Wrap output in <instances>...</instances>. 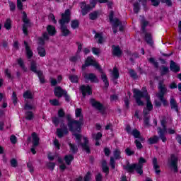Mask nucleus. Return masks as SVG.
Wrapping results in <instances>:
<instances>
[{
  "mask_svg": "<svg viewBox=\"0 0 181 181\" xmlns=\"http://www.w3.org/2000/svg\"><path fill=\"white\" fill-rule=\"evenodd\" d=\"M50 37L49 36V34H47V32H45L42 33V37H38V42L37 44L39 45V46H45V45H46V42H47V40H49Z\"/></svg>",
  "mask_w": 181,
  "mask_h": 181,
  "instance_id": "nucleus-19",
  "label": "nucleus"
},
{
  "mask_svg": "<svg viewBox=\"0 0 181 181\" xmlns=\"http://www.w3.org/2000/svg\"><path fill=\"white\" fill-rule=\"evenodd\" d=\"M79 90L82 93L83 97H86V95H91L93 94V88L90 86V85H82L80 86Z\"/></svg>",
  "mask_w": 181,
  "mask_h": 181,
  "instance_id": "nucleus-16",
  "label": "nucleus"
},
{
  "mask_svg": "<svg viewBox=\"0 0 181 181\" xmlns=\"http://www.w3.org/2000/svg\"><path fill=\"white\" fill-rule=\"evenodd\" d=\"M169 67L166 66H162L160 70V76H166V74H169Z\"/></svg>",
  "mask_w": 181,
  "mask_h": 181,
  "instance_id": "nucleus-41",
  "label": "nucleus"
},
{
  "mask_svg": "<svg viewBox=\"0 0 181 181\" xmlns=\"http://www.w3.org/2000/svg\"><path fill=\"white\" fill-rule=\"evenodd\" d=\"M66 113L63 109H59L58 110V117H52V124H54V127H59V124H63L64 121L62 118H64Z\"/></svg>",
  "mask_w": 181,
  "mask_h": 181,
  "instance_id": "nucleus-10",
  "label": "nucleus"
},
{
  "mask_svg": "<svg viewBox=\"0 0 181 181\" xmlns=\"http://www.w3.org/2000/svg\"><path fill=\"white\" fill-rule=\"evenodd\" d=\"M90 103L94 108L104 114L105 112V107L100 102L95 100L94 98H90Z\"/></svg>",
  "mask_w": 181,
  "mask_h": 181,
  "instance_id": "nucleus-14",
  "label": "nucleus"
},
{
  "mask_svg": "<svg viewBox=\"0 0 181 181\" xmlns=\"http://www.w3.org/2000/svg\"><path fill=\"white\" fill-rule=\"evenodd\" d=\"M148 62L154 66L156 69L159 68V63L155 60V58L151 57L148 59Z\"/></svg>",
  "mask_w": 181,
  "mask_h": 181,
  "instance_id": "nucleus-52",
  "label": "nucleus"
},
{
  "mask_svg": "<svg viewBox=\"0 0 181 181\" xmlns=\"http://www.w3.org/2000/svg\"><path fill=\"white\" fill-rule=\"evenodd\" d=\"M91 180V173L88 171L83 177V181H90Z\"/></svg>",
  "mask_w": 181,
  "mask_h": 181,
  "instance_id": "nucleus-60",
  "label": "nucleus"
},
{
  "mask_svg": "<svg viewBox=\"0 0 181 181\" xmlns=\"http://www.w3.org/2000/svg\"><path fill=\"white\" fill-rule=\"evenodd\" d=\"M80 6L81 9L82 16H86V15H87V13H88L91 11V9H93L91 6L90 4H86L85 1H81L80 3Z\"/></svg>",
  "mask_w": 181,
  "mask_h": 181,
  "instance_id": "nucleus-18",
  "label": "nucleus"
},
{
  "mask_svg": "<svg viewBox=\"0 0 181 181\" xmlns=\"http://www.w3.org/2000/svg\"><path fill=\"white\" fill-rule=\"evenodd\" d=\"M17 63L18 66H20V67L22 68V70H23V71H28V68H26V66H25V62H23V59H22V58H19L17 60Z\"/></svg>",
  "mask_w": 181,
  "mask_h": 181,
  "instance_id": "nucleus-40",
  "label": "nucleus"
},
{
  "mask_svg": "<svg viewBox=\"0 0 181 181\" xmlns=\"http://www.w3.org/2000/svg\"><path fill=\"white\" fill-rule=\"evenodd\" d=\"M61 128H57L56 134L58 138H63L65 135H69V129L67 126L64 124V123H62L60 125Z\"/></svg>",
  "mask_w": 181,
  "mask_h": 181,
  "instance_id": "nucleus-13",
  "label": "nucleus"
},
{
  "mask_svg": "<svg viewBox=\"0 0 181 181\" xmlns=\"http://www.w3.org/2000/svg\"><path fill=\"white\" fill-rule=\"evenodd\" d=\"M170 70L173 73H179L180 71V65L175 62V61H170Z\"/></svg>",
  "mask_w": 181,
  "mask_h": 181,
  "instance_id": "nucleus-24",
  "label": "nucleus"
},
{
  "mask_svg": "<svg viewBox=\"0 0 181 181\" xmlns=\"http://www.w3.org/2000/svg\"><path fill=\"white\" fill-rule=\"evenodd\" d=\"M133 94L135 101L139 107H144V105H145V103L141 100V98H145L146 101V109L148 110V111H152V110H153V105H152L151 96L148 93L146 87H144L142 90H139L136 88L133 89Z\"/></svg>",
  "mask_w": 181,
  "mask_h": 181,
  "instance_id": "nucleus-1",
  "label": "nucleus"
},
{
  "mask_svg": "<svg viewBox=\"0 0 181 181\" xmlns=\"http://www.w3.org/2000/svg\"><path fill=\"white\" fill-rule=\"evenodd\" d=\"M10 141H11V144H16V142H18V138H16V136L12 134L10 136Z\"/></svg>",
  "mask_w": 181,
  "mask_h": 181,
  "instance_id": "nucleus-63",
  "label": "nucleus"
},
{
  "mask_svg": "<svg viewBox=\"0 0 181 181\" xmlns=\"http://www.w3.org/2000/svg\"><path fill=\"white\" fill-rule=\"evenodd\" d=\"M125 131L127 134L132 135L134 138L139 139L141 142H144L145 141V138L142 137L141 136V132H139L136 129H134L132 131L131 125L127 124L125 127Z\"/></svg>",
  "mask_w": 181,
  "mask_h": 181,
  "instance_id": "nucleus-9",
  "label": "nucleus"
},
{
  "mask_svg": "<svg viewBox=\"0 0 181 181\" xmlns=\"http://www.w3.org/2000/svg\"><path fill=\"white\" fill-rule=\"evenodd\" d=\"M71 21V11L70 9H66L64 13L61 14V19L59 20V23L60 25V30L62 36L67 37L71 34V31L67 28L66 23H70Z\"/></svg>",
  "mask_w": 181,
  "mask_h": 181,
  "instance_id": "nucleus-2",
  "label": "nucleus"
},
{
  "mask_svg": "<svg viewBox=\"0 0 181 181\" xmlns=\"http://www.w3.org/2000/svg\"><path fill=\"white\" fill-rule=\"evenodd\" d=\"M24 110L25 111H29L30 110H35V107L33 105H30L29 103H25L24 106Z\"/></svg>",
  "mask_w": 181,
  "mask_h": 181,
  "instance_id": "nucleus-58",
  "label": "nucleus"
},
{
  "mask_svg": "<svg viewBox=\"0 0 181 181\" xmlns=\"http://www.w3.org/2000/svg\"><path fill=\"white\" fill-rule=\"evenodd\" d=\"M133 11L134 13H139V11H141V5L138 1H136L133 5Z\"/></svg>",
  "mask_w": 181,
  "mask_h": 181,
  "instance_id": "nucleus-43",
  "label": "nucleus"
},
{
  "mask_svg": "<svg viewBox=\"0 0 181 181\" xmlns=\"http://www.w3.org/2000/svg\"><path fill=\"white\" fill-rule=\"evenodd\" d=\"M159 136L154 135L148 139V145H155L157 142H159Z\"/></svg>",
  "mask_w": 181,
  "mask_h": 181,
  "instance_id": "nucleus-34",
  "label": "nucleus"
},
{
  "mask_svg": "<svg viewBox=\"0 0 181 181\" xmlns=\"http://www.w3.org/2000/svg\"><path fill=\"white\" fill-rule=\"evenodd\" d=\"M170 107L173 111L179 114V103H177V101H176V99L173 97L170 99Z\"/></svg>",
  "mask_w": 181,
  "mask_h": 181,
  "instance_id": "nucleus-20",
  "label": "nucleus"
},
{
  "mask_svg": "<svg viewBox=\"0 0 181 181\" xmlns=\"http://www.w3.org/2000/svg\"><path fill=\"white\" fill-rule=\"evenodd\" d=\"M83 121H84V118L81 117L79 120H74L72 122L71 125L68 124L67 127L70 131L72 132V135L75 136L76 141L78 142H81V126L83 125Z\"/></svg>",
  "mask_w": 181,
  "mask_h": 181,
  "instance_id": "nucleus-4",
  "label": "nucleus"
},
{
  "mask_svg": "<svg viewBox=\"0 0 181 181\" xmlns=\"http://www.w3.org/2000/svg\"><path fill=\"white\" fill-rule=\"evenodd\" d=\"M64 160L65 161V163L68 166H70V165H71V162H73L74 160V156H73L71 154L66 155L64 157Z\"/></svg>",
  "mask_w": 181,
  "mask_h": 181,
  "instance_id": "nucleus-31",
  "label": "nucleus"
},
{
  "mask_svg": "<svg viewBox=\"0 0 181 181\" xmlns=\"http://www.w3.org/2000/svg\"><path fill=\"white\" fill-rule=\"evenodd\" d=\"M160 2L162 4H166L168 6H172L173 3H172V0H160Z\"/></svg>",
  "mask_w": 181,
  "mask_h": 181,
  "instance_id": "nucleus-62",
  "label": "nucleus"
},
{
  "mask_svg": "<svg viewBox=\"0 0 181 181\" xmlns=\"http://www.w3.org/2000/svg\"><path fill=\"white\" fill-rule=\"evenodd\" d=\"M97 18H98V11H93L90 13L89 19H90V21H95Z\"/></svg>",
  "mask_w": 181,
  "mask_h": 181,
  "instance_id": "nucleus-49",
  "label": "nucleus"
},
{
  "mask_svg": "<svg viewBox=\"0 0 181 181\" xmlns=\"http://www.w3.org/2000/svg\"><path fill=\"white\" fill-rule=\"evenodd\" d=\"M82 112L83 110L81 108H76L75 110V116L76 118H83Z\"/></svg>",
  "mask_w": 181,
  "mask_h": 181,
  "instance_id": "nucleus-47",
  "label": "nucleus"
},
{
  "mask_svg": "<svg viewBox=\"0 0 181 181\" xmlns=\"http://www.w3.org/2000/svg\"><path fill=\"white\" fill-rule=\"evenodd\" d=\"M157 131H158V134L159 135V138L160 139H161L162 142H163L164 144H166V136L165 134L168 131V127H158L157 128Z\"/></svg>",
  "mask_w": 181,
  "mask_h": 181,
  "instance_id": "nucleus-17",
  "label": "nucleus"
},
{
  "mask_svg": "<svg viewBox=\"0 0 181 181\" xmlns=\"http://www.w3.org/2000/svg\"><path fill=\"white\" fill-rule=\"evenodd\" d=\"M146 163V159L144 157H140L139 158L138 163H128L126 165H124V170H127L128 173H138L140 175H144V165Z\"/></svg>",
  "mask_w": 181,
  "mask_h": 181,
  "instance_id": "nucleus-3",
  "label": "nucleus"
},
{
  "mask_svg": "<svg viewBox=\"0 0 181 181\" xmlns=\"http://www.w3.org/2000/svg\"><path fill=\"white\" fill-rule=\"evenodd\" d=\"M25 119H27V121H32V119H33V118L35 117V115H33V112L32 111H27L25 113Z\"/></svg>",
  "mask_w": 181,
  "mask_h": 181,
  "instance_id": "nucleus-42",
  "label": "nucleus"
},
{
  "mask_svg": "<svg viewBox=\"0 0 181 181\" xmlns=\"http://www.w3.org/2000/svg\"><path fill=\"white\" fill-rule=\"evenodd\" d=\"M69 80L71 81V83H78V76L69 75Z\"/></svg>",
  "mask_w": 181,
  "mask_h": 181,
  "instance_id": "nucleus-44",
  "label": "nucleus"
},
{
  "mask_svg": "<svg viewBox=\"0 0 181 181\" xmlns=\"http://www.w3.org/2000/svg\"><path fill=\"white\" fill-rule=\"evenodd\" d=\"M112 76L115 80L119 78V71H118V69H117V67L113 68Z\"/></svg>",
  "mask_w": 181,
  "mask_h": 181,
  "instance_id": "nucleus-50",
  "label": "nucleus"
},
{
  "mask_svg": "<svg viewBox=\"0 0 181 181\" xmlns=\"http://www.w3.org/2000/svg\"><path fill=\"white\" fill-rule=\"evenodd\" d=\"M23 97L25 100H33V94L30 90H25L23 94Z\"/></svg>",
  "mask_w": 181,
  "mask_h": 181,
  "instance_id": "nucleus-37",
  "label": "nucleus"
},
{
  "mask_svg": "<svg viewBox=\"0 0 181 181\" xmlns=\"http://www.w3.org/2000/svg\"><path fill=\"white\" fill-rule=\"evenodd\" d=\"M124 153L127 156H132L133 155H135V151L133 150H131V148H129V147H127V148H125L124 150Z\"/></svg>",
  "mask_w": 181,
  "mask_h": 181,
  "instance_id": "nucleus-53",
  "label": "nucleus"
},
{
  "mask_svg": "<svg viewBox=\"0 0 181 181\" xmlns=\"http://www.w3.org/2000/svg\"><path fill=\"white\" fill-rule=\"evenodd\" d=\"M33 138V147L30 148V151L33 155H36V146H39V144L40 142V138L37 136V134L36 132H33L31 134Z\"/></svg>",
  "mask_w": 181,
  "mask_h": 181,
  "instance_id": "nucleus-12",
  "label": "nucleus"
},
{
  "mask_svg": "<svg viewBox=\"0 0 181 181\" xmlns=\"http://www.w3.org/2000/svg\"><path fill=\"white\" fill-rule=\"evenodd\" d=\"M68 145L71 152H72L74 154H76L77 152H78V147H77V145L71 144V142H69Z\"/></svg>",
  "mask_w": 181,
  "mask_h": 181,
  "instance_id": "nucleus-36",
  "label": "nucleus"
},
{
  "mask_svg": "<svg viewBox=\"0 0 181 181\" xmlns=\"http://www.w3.org/2000/svg\"><path fill=\"white\" fill-rule=\"evenodd\" d=\"M49 103L51 104V105H53L54 107L60 106V102L57 99L49 100Z\"/></svg>",
  "mask_w": 181,
  "mask_h": 181,
  "instance_id": "nucleus-55",
  "label": "nucleus"
},
{
  "mask_svg": "<svg viewBox=\"0 0 181 181\" xmlns=\"http://www.w3.org/2000/svg\"><path fill=\"white\" fill-rule=\"evenodd\" d=\"M153 168L156 175H160V166L158 164V158L154 157L152 159Z\"/></svg>",
  "mask_w": 181,
  "mask_h": 181,
  "instance_id": "nucleus-27",
  "label": "nucleus"
},
{
  "mask_svg": "<svg viewBox=\"0 0 181 181\" xmlns=\"http://www.w3.org/2000/svg\"><path fill=\"white\" fill-rule=\"evenodd\" d=\"M67 125H71L74 119L71 118V115H66Z\"/></svg>",
  "mask_w": 181,
  "mask_h": 181,
  "instance_id": "nucleus-57",
  "label": "nucleus"
},
{
  "mask_svg": "<svg viewBox=\"0 0 181 181\" xmlns=\"http://www.w3.org/2000/svg\"><path fill=\"white\" fill-rule=\"evenodd\" d=\"M114 158L116 160L121 159V150L119 148H116L113 152Z\"/></svg>",
  "mask_w": 181,
  "mask_h": 181,
  "instance_id": "nucleus-45",
  "label": "nucleus"
},
{
  "mask_svg": "<svg viewBox=\"0 0 181 181\" xmlns=\"http://www.w3.org/2000/svg\"><path fill=\"white\" fill-rule=\"evenodd\" d=\"M145 34V41L148 45L153 46V40H152V35L149 33H143Z\"/></svg>",
  "mask_w": 181,
  "mask_h": 181,
  "instance_id": "nucleus-32",
  "label": "nucleus"
},
{
  "mask_svg": "<svg viewBox=\"0 0 181 181\" xmlns=\"http://www.w3.org/2000/svg\"><path fill=\"white\" fill-rule=\"evenodd\" d=\"M85 63L89 67L90 66H93V67H95V69L98 70L100 73H101V80L103 81L105 84L104 88L107 90V88L110 87V82L108 81V78L107 77V74H105V73L103 71V69H101V66H100V64H98V63L95 60L93 59L91 57H88L85 60Z\"/></svg>",
  "mask_w": 181,
  "mask_h": 181,
  "instance_id": "nucleus-5",
  "label": "nucleus"
},
{
  "mask_svg": "<svg viewBox=\"0 0 181 181\" xmlns=\"http://www.w3.org/2000/svg\"><path fill=\"white\" fill-rule=\"evenodd\" d=\"M4 28L6 30H11L12 29V20L7 18L4 23Z\"/></svg>",
  "mask_w": 181,
  "mask_h": 181,
  "instance_id": "nucleus-39",
  "label": "nucleus"
},
{
  "mask_svg": "<svg viewBox=\"0 0 181 181\" xmlns=\"http://www.w3.org/2000/svg\"><path fill=\"white\" fill-rule=\"evenodd\" d=\"M101 165H102V170L103 173L105 174V176H108L110 173V167H108V165L107 164V160H103L102 161Z\"/></svg>",
  "mask_w": 181,
  "mask_h": 181,
  "instance_id": "nucleus-30",
  "label": "nucleus"
},
{
  "mask_svg": "<svg viewBox=\"0 0 181 181\" xmlns=\"http://www.w3.org/2000/svg\"><path fill=\"white\" fill-rule=\"evenodd\" d=\"M79 27H80V21H78V20L75 19L71 21V28L72 29L74 30L78 29Z\"/></svg>",
  "mask_w": 181,
  "mask_h": 181,
  "instance_id": "nucleus-38",
  "label": "nucleus"
},
{
  "mask_svg": "<svg viewBox=\"0 0 181 181\" xmlns=\"http://www.w3.org/2000/svg\"><path fill=\"white\" fill-rule=\"evenodd\" d=\"M149 25V21H146L145 19L141 20V26L142 33H146V26Z\"/></svg>",
  "mask_w": 181,
  "mask_h": 181,
  "instance_id": "nucleus-35",
  "label": "nucleus"
},
{
  "mask_svg": "<svg viewBox=\"0 0 181 181\" xmlns=\"http://www.w3.org/2000/svg\"><path fill=\"white\" fill-rule=\"evenodd\" d=\"M76 45H77V46H78L76 54H80V53H81V50H83V46H84V45L80 42H76Z\"/></svg>",
  "mask_w": 181,
  "mask_h": 181,
  "instance_id": "nucleus-56",
  "label": "nucleus"
},
{
  "mask_svg": "<svg viewBox=\"0 0 181 181\" xmlns=\"http://www.w3.org/2000/svg\"><path fill=\"white\" fill-rule=\"evenodd\" d=\"M47 32L48 36H54L56 33H57V31L56 30V27L52 25H48L47 26Z\"/></svg>",
  "mask_w": 181,
  "mask_h": 181,
  "instance_id": "nucleus-29",
  "label": "nucleus"
},
{
  "mask_svg": "<svg viewBox=\"0 0 181 181\" xmlns=\"http://www.w3.org/2000/svg\"><path fill=\"white\" fill-rule=\"evenodd\" d=\"M158 88L159 90L157 97L160 101L163 103V107H168L169 103L166 99H165V94L168 93V88H166V85H165L163 80L158 81Z\"/></svg>",
  "mask_w": 181,
  "mask_h": 181,
  "instance_id": "nucleus-6",
  "label": "nucleus"
},
{
  "mask_svg": "<svg viewBox=\"0 0 181 181\" xmlns=\"http://www.w3.org/2000/svg\"><path fill=\"white\" fill-rule=\"evenodd\" d=\"M129 74L132 78H134V80H136L138 78V74L135 72V70L131 69L129 70Z\"/></svg>",
  "mask_w": 181,
  "mask_h": 181,
  "instance_id": "nucleus-46",
  "label": "nucleus"
},
{
  "mask_svg": "<svg viewBox=\"0 0 181 181\" xmlns=\"http://www.w3.org/2000/svg\"><path fill=\"white\" fill-rule=\"evenodd\" d=\"M95 33V39L98 40L97 43L98 45H103L105 42L104 36H103V33H97L95 31H93Z\"/></svg>",
  "mask_w": 181,
  "mask_h": 181,
  "instance_id": "nucleus-28",
  "label": "nucleus"
},
{
  "mask_svg": "<svg viewBox=\"0 0 181 181\" xmlns=\"http://www.w3.org/2000/svg\"><path fill=\"white\" fill-rule=\"evenodd\" d=\"M109 21L114 23L115 28H118L119 25H122L121 21L118 18L114 19V11H111L109 15Z\"/></svg>",
  "mask_w": 181,
  "mask_h": 181,
  "instance_id": "nucleus-26",
  "label": "nucleus"
},
{
  "mask_svg": "<svg viewBox=\"0 0 181 181\" xmlns=\"http://www.w3.org/2000/svg\"><path fill=\"white\" fill-rule=\"evenodd\" d=\"M67 90L63 89L61 88V86H57L54 89V94L55 97H57V98H62L64 95Z\"/></svg>",
  "mask_w": 181,
  "mask_h": 181,
  "instance_id": "nucleus-22",
  "label": "nucleus"
},
{
  "mask_svg": "<svg viewBox=\"0 0 181 181\" xmlns=\"http://www.w3.org/2000/svg\"><path fill=\"white\" fill-rule=\"evenodd\" d=\"M22 21L23 22L22 28L23 33L25 35V36H28V35H29L28 28H30L32 23H30V20L28 18V14H26L25 11H23Z\"/></svg>",
  "mask_w": 181,
  "mask_h": 181,
  "instance_id": "nucleus-8",
  "label": "nucleus"
},
{
  "mask_svg": "<svg viewBox=\"0 0 181 181\" xmlns=\"http://www.w3.org/2000/svg\"><path fill=\"white\" fill-rule=\"evenodd\" d=\"M37 52L40 57H46V49L42 46H38L37 48Z\"/></svg>",
  "mask_w": 181,
  "mask_h": 181,
  "instance_id": "nucleus-33",
  "label": "nucleus"
},
{
  "mask_svg": "<svg viewBox=\"0 0 181 181\" xmlns=\"http://www.w3.org/2000/svg\"><path fill=\"white\" fill-rule=\"evenodd\" d=\"M23 43L25 47V54L27 59H32V57H33V51L30 49V46H29V43L28 42L24 41Z\"/></svg>",
  "mask_w": 181,
  "mask_h": 181,
  "instance_id": "nucleus-25",
  "label": "nucleus"
},
{
  "mask_svg": "<svg viewBox=\"0 0 181 181\" xmlns=\"http://www.w3.org/2000/svg\"><path fill=\"white\" fill-rule=\"evenodd\" d=\"M78 59H80V57H78V54H76L75 56L71 57L69 61L72 63H76Z\"/></svg>",
  "mask_w": 181,
  "mask_h": 181,
  "instance_id": "nucleus-59",
  "label": "nucleus"
},
{
  "mask_svg": "<svg viewBox=\"0 0 181 181\" xmlns=\"http://www.w3.org/2000/svg\"><path fill=\"white\" fill-rule=\"evenodd\" d=\"M30 70L37 76L41 84H45V83H46L45 76H43V71L37 70V63L35 61H32L30 62Z\"/></svg>",
  "mask_w": 181,
  "mask_h": 181,
  "instance_id": "nucleus-7",
  "label": "nucleus"
},
{
  "mask_svg": "<svg viewBox=\"0 0 181 181\" xmlns=\"http://www.w3.org/2000/svg\"><path fill=\"white\" fill-rule=\"evenodd\" d=\"M141 140L139 139H136L134 141V144L136 145V149H138L139 151H141V149H142V148H144V146L142 145V143H141Z\"/></svg>",
  "mask_w": 181,
  "mask_h": 181,
  "instance_id": "nucleus-51",
  "label": "nucleus"
},
{
  "mask_svg": "<svg viewBox=\"0 0 181 181\" xmlns=\"http://www.w3.org/2000/svg\"><path fill=\"white\" fill-rule=\"evenodd\" d=\"M8 4L9 5L11 12H14V11L16 10V4L11 0L8 1Z\"/></svg>",
  "mask_w": 181,
  "mask_h": 181,
  "instance_id": "nucleus-48",
  "label": "nucleus"
},
{
  "mask_svg": "<svg viewBox=\"0 0 181 181\" xmlns=\"http://www.w3.org/2000/svg\"><path fill=\"white\" fill-rule=\"evenodd\" d=\"M11 100L14 105H16V104H18V95H16V92L15 91L13 92Z\"/></svg>",
  "mask_w": 181,
  "mask_h": 181,
  "instance_id": "nucleus-54",
  "label": "nucleus"
},
{
  "mask_svg": "<svg viewBox=\"0 0 181 181\" xmlns=\"http://www.w3.org/2000/svg\"><path fill=\"white\" fill-rule=\"evenodd\" d=\"M10 163L12 168H18V160L16 158H12Z\"/></svg>",
  "mask_w": 181,
  "mask_h": 181,
  "instance_id": "nucleus-61",
  "label": "nucleus"
},
{
  "mask_svg": "<svg viewBox=\"0 0 181 181\" xmlns=\"http://www.w3.org/2000/svg\"><path fill=\"white\" fill-rule=\"evenodd\" d=\"M88 138L83 137V143H81V146L83 151H85L86 153L90 155L91 153V149L90 148V146H88Z\"/></svg>",
  "mask_w": 181,
  "mask_h": 181,
  "instance_id": "nucleus-23",
  "label": "nucleus"
},
{
  "mask_svg": "<svg viewBox=\"0 0 181 181\" xmlns=\"http://www.w3.org/2000/svg\"><path fill=\"white\" fill-rule=\"evenodd\" d=\"M83 78L87 80V81H90V83H100V80H98V77L95 76L94 73H85L83 74Z\"/></svg>",
  "mask_w": 181,
  "mask_h": 181,
  "instance_id": "nucleus-15",
  "label": "nucleus"
},
{
  "mask_svg": "<svg viewBox=\"0 0 181 181\" xmlns=\"http://www.w3.org/2000/svg\"><path fill=\"white\" fill-rule=\"evenodd\" d=\"M112 54L116 57H121L122 56V49H121L119 45H112Z\"/></svg>",
  "mask_w": 181,
  "mask_h": 181,
  "instance_id": "nucleus-21",
  "label": "nucleus"
},
{
  "mask_svg": "<svg viewBox=\"0 0 181 181\" xmlns=\"http://www.w3.org/2000/svg\"><path fill=\"white\" fill-rule=\"evenodd\" d=\"M95 181H103V175L101 173H98V175L95 176Z\"/></svg>",
  "mask_w": 181,
  "mask_h": 181,
  "instance_id": "nucleus-64",
  "label": "nucleus"
},
{
  "mask_svg": "<svg viewBox=\"0 0 181 181\" xmlns=\"http://www.w3.org/2000/svg\"><path fill=\"white\" fill-rule=\"evenodd\" d=\"M179 162V158L176 155L171 154L170 155V160L169 161V166L170 169H172L174 173H177L179 172V168H177V163Z\"/></svg>",
  "mask_w": 181,
  "mask_h": 181,
  "instance_id": "nucleus-11",
  "label": "nucleus"
}]
</instances>
